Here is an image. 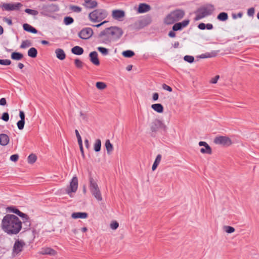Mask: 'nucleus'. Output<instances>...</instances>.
<instances>
[{
    "label": "nucleus",
    "instance_id": "49",
    "mask_svg": "<svg viewBox=\"0 0 259 259\" xmlns=\"http://www.w3.org/2000/svg\"><path fill=\"white\" fill-rule=\"evenodd\" d=\"M70 9L74 12H76V13H79L81 11V8L78 6H70Z\"/></svg>",
    "mask_w": 259,
    "mask_h": 259
},
{
    "label": "nucleus",
    "instance_id": "38",
    "mask_svg": "<svg viewBox=\"0 0 259 259\" xmlns=\"http://www.w3.org/2000/svg\"><path fill=\"white\" fill-rule=\"evenodd\" d=\"M79 116L80 119L85 122H88L89 120L88 115L82 111L79 112Z\"/></svg>",
    "mask_w": 259,
    "mask_h": 259
},
{
    "label": "nucleus",
    "instance_id": "16",
    "mask_svg": "<svg viewBox=\"0 0 259 259\" xmlns=\"http://www.w3.org/2000/svg\"><path fill=\"white\" fill-rule=\"evenodd\" d=\"M22 6V5L20 3L16 4H4L2 8L6 11H14L18 10Z\"/></svg>",
    "mask_w": 259,
    "mask_h": 259
},
{
    "label": "nucleus",
    "instance_id": "5",
    "mask_svg": "<svg viewBox=\"0 0 259 259\" xmlns=\"http://www.w3.org/2000/svg\"><path fill=\"white\" fill-rule=\"evenodd\" d=\"M214 10V7L211 5H208L205 7L201 8L197 11L195 20L196 21H198L210 15L212 13Z\"/></svg>",
    "mask_w": 259,
    "mask_h": 259
},
{
    "label": "nucleus",
    "instance_id": "39",
    "mask_svg": "<svg viewBox=\"0 0 259 259\" xmlns=\"http://www.w3.org/2000/svg\"><path fill=\"white\" fill-rule=\"evenodd\" d=\"M223 230L227 233L230 234L232 233L235 231V229L233 227L229 226H225L223 227Z\"/></svg>",
    "mask_w": 259,
    "mask_h": 259
},
{
    "label": "nucleus",
    "instance_id": "58",
    "mask_svg": "<svg viewBox=\"0 0 259 259\" xmlns=\"http://www.w3.org/2000/svg\"><path fill=\"white\" fill-rule=\"evenodd\" d=\"M159 95L157 93H155L152 95V99L154 101H156L158 99Z\"/></svg>",
    "mask_w": 259,
    "mask_h": 259
},
{
    "label": "nucleus",
    "instance_id": "26",
    "mask_svg": "<svg viewBox=\"0 0 259 259\" xmlns=\"http://www.w3.org/2000/svg\"><path fill=\"white\" fill-rule=\"evenodd\" d=\"M151 108L154 111L159 113H162L163 112L164 110L163 106L159 103L152 104L151 105Z\"/></svg>",
    "mask_w": 259,
    "mask_h": 259
},
{
    "label": "nucleus",
    "instance_id": "7",
    "mask_svg": "<svg viewBox=\"0 0 259 259\" xmlns=\"http://www.w3.org/2000/svg\"><path fill=\"white\" fill-rule=\"evenodd\" d=\"M98 40L101 44H109L113 41L107 28L101 31L98 36Z\"/></svg>",
    "mask_w": 259,
    "mask_h": 259
},
{
    "label": "nucleus",
    "instance_id": "15",
    "mask_svg": "<svg viewBox=\"0 0 259 259\" xmlns=\"http://www.w3.org/2000/svg\"><path fill=\"white\" fill-rule=\"evenodd\" d=\"M198 145L199 146H203V148L200 149V152L202 154H211L212 149L210 146L206 142L200 141L199 142Z\"/></svg>",
    "mask_w": 259,
    "mask_h": 259
},
{
    "label": "nucleus",
    "instance_id": "44",
    "mask_svg": "<svg viewBox=\"0 0 259 259\" xmlns=\"http://www.w3.org/2000/svg\"><path fill=\"white\" fill-rule=\"evenodd\" d=\"M31 46V43L29 40H25L22 41L20 48L22 49H25Z\"/></svg>",
    "mask_w": 259,
    "mask_h": 259
},
{
    "label": "nucleus",
    "instance_id": "24",
    "mask_svg": "<svg viewBox=\"0 0 259 259\" xmlns=\"http://www.w3.org/2000/svg\"><path fill=\"white\" fill-rule=\"evenodd\" d=\"M10 141L9 136L5 134H0V144L2 146H6Z\"/></svg>",
    "mask_w": 259,
    "mask_h": 259
},
{
    "label": "nucleus",
    "instance_id": "30",
    "mask_svg": "<svg viewBox=\"0 0 259 259\" xmlns=\"http://www.w3.org/2000/svg\"><path fill=\"white\" fill-rule=\"evenodd\" d=\"M217 53L215 51L211 52L210 53H205L202 54L199 56V58L201 59L212 58L216 56Z\"/></svg>",
    "mask_w": 259,
    "mask_h": 259
},
{
    "label": "nucleus",
    "instance_id": "36",
    "mask_svg": "<svg viewBox=\"0 0 259 259\" xmlns=\"http://www.w3.org/2000/svg\"><path fill=\"white\" fill-rule=\"evenodd\" d=\"M122 55L126 58H131L134 56L135 53L131 50H126L122 52Z\"/></svg>",
    "mask_w": 259,
    "mask_h": 259
},
{
    "label": "nucleus",
    "instance_id": "2",
    "mask_svg": "<svg viewBox=\"0 0 259 259\" xmlns=\"http://www.w3.org/2000/svg\"><path fill=\"white\" fill-rule=\"evenodd\" d=\"M185 12L182 9H176L167 14L163 19V23L166 25L173 24L182 19Z\"/></svg>",
    "mask_w": 259,
    "mask_h": 259
},
{
    "label": "nucleus",
    "instance_id": "4",
    "mask_svg": "<svg viewBox=\"0 0 259 259\" xmlns=\"http://www.w3.org/2000/svg\"><path fill=\"white\" fill-rule=\"evenodd\" d=\"M108 12L106 10L98 9L94 10L89 14L90 20L93 23H99L105 19L108 16Z\"/></svg>",
    "mask_w": 259,
    "mask_h": 259
},
{
    "label": "nucleus",
    "instance_id": "28",
    "mask_svg": "<svg viewBox=\"0 0 259 259\" xmlns=\"http://www.w3.org/2000/svg\"><path fill=\"white\" fill-rule=\"evenodd\" d=\"M105 146L107 150L108 154H110L113 150V146L109 140H106L105 141Z\"/></svg>",
    "mask_w": 259,
    "mask_h": 259
},
{
    "label": "nucleus",
    "instance_id": "21",
    "mask_svg": "<svg viewBox=\"0 0 259 259\" xmlns=\"http://www.w3.org/2000/svg\"><path fill=\"white\" fill-rule=\"evenodd\" d=\"M89 57L91 62L95 65L98 66L100 65V61L98 59V55L97 52H92L89 54Z\"/></svg>",
    "mask_w": 259,
    "mask_h": 259
},
{
    "label": "nucleus",
    "instance_id": "47",
    "mask_svg": "<svg viewBox=\"0 0 259 259\" xmlns=\"http://www.w3.org/2000/svg\"><path fill=\"white\" fill-rule=\"evenodd\" d=\"M24 125H25V121H24V120H20L17 123V127H18V129L20 130H22L24 128Z\"/></svg>",
    "mask_w": 259,
    "mask_h": 259
},
{
    "label": "nucleus",
    "instance_id": "31",
    "mask_svg": "<svg viewBox=\"0 0 259 259\" xmlns=\"http://www.w3.org/2000/svg\"><path fill=\"white\" fill-rule=\"evenodd\" d=\"M161 160V155L160 154H158L156 157V159L153 164L152 169L153 171H154L158 164L160 163Z\"/></svg>",
    "mask_w": 259,
    "mask_h": 259
},
{
    "label": "nucleus",
    "instance_id": "19",
    "mask_svg": "<svg viewBox=\"0 0 259 259\" xmlns=\"http://www.w3.org/2000/svg\"><path fill=\"white\" fill-rule=\"evenodd\" d=\"M151 10L150 5L145 3H141L139 5L137 9V12L139 14L145 13L149 12Z\"/></svg>",
    "mask_w": 259,
    "mask_h": 259
},
{
    "label": "nucleus",
    "instance_id": "64",
    "mask_svg": "<svg viewBox=\"0 0 259 259\" xmlns=\"http://www.w3.org/2000/svg\"><path fill=\"white\" fill-rule=\"evenodd\" d=\"M212 28H213V26L211 24L208 23L206 25V28L208 30L212 29Z\"/></svg>",
    "mask_w": 259,
    "mask_h": 259
},
{
    "label": "nucleus",
    "instance_id": "52",
    "mask_svg": "<svg viewBox=\"0 0 259 259\" xmlns=\"http://www.w3.org/2000/svg\"><path fill=\"white\" fill-rule=\"evenodd\" d=\"M2 119L5 121H8L9 119V115L7 112H5L3 113Z\"/></svg>",
    "mask_w": 259,
    "mask_h": 259
},
{
    "label": "nucleus",
    "instance_id": "12",
    "mask_svg": "<svg viewBox=\"0 0 259 259\" xmlns=\"http://www.w3.org/2000/svg\"><path fill=\"white\" fill-rule=\"evenodd\" d=\"M216 144L222 145L224 146H230L232 144V142L230 138L226 136H219L214 140Z\"/></svg>",
    "mask_w": 259,
    "mask_h": 259
},
{
    "label": "nucleus",
    "instance_id": "11",
    "mask_svg": "<svg viewBox=\"0 0 259 259\" xmlns=\"http://www.w3.org/2000/svg\"><path fill=\"white\" fill-rule=\"evenodd\" d=\"M7 209L8 211L15 213L19 216L22 217L23 218V223H25L27 226H29L30 225V223L28 220L29 218L27 214L21 212L20 210L14 207H7Z\"/></svg>",
    "mask_w": 259,
    "mask_h": 259
},
{
    "label": "nucleus",
    "instance_id": "34",
    "mask_svg": "<svg viewBox=\"0 0 259 259\" xmlns=\"http://www.w3.org/2000/svg\"><path fill=\"white\" fill-rule=\"evenodd\" d=\"M37 54V51L34 48H31L28 51V55L32 58H35Z\"/></svg>",
    "mask_w": 259,
    "mask_h": 259
},
{
    "label": "nucleus",
    "instance_id": "29",
    "mask_svg": "<svg viewBox=\"0 0 259 259\" xmlns=\"http://www.w3.org/2000/svg\"><path fill=\"white\" fill-rule=\"evenodd\" d=\"M71 52L77 55H81L83 53V49L79 46L74 47L71 49Z\"/></svg>",
    "mask_w": 259,
    "mask_h": 259
},
{
    "label": "nucleus",
    "instance_id": "62",
    "mask_svg": "<svg viewBox=\"0 0 259 259\" xmlns=\"http://www.w3.org/2000/svg\"><path fill=\"white\" fill-rule=\"evenodd\" d=\"M175 31H170L168 33V36L170 37H175L176 36V33L174 32Z\"/></svg>",
    "mask_w": 259,
    "mask_h": 259
},
{
    "label": "nucleus",
    "instance_id": "6",
    "mask_svg": "<svg viewBox=\"0 0 259 259\" xmlns=\"http://www.w3.org/2000/svg\"><path fill=\"white\" fill-rule=\"evenodd\" d=\"M78 182L76 176H74L69 183L68 186L65 189V192L70 197H72V194L75 193L78 189Z\"/></svg>",
    "mask_w": 259,
    "mask_h": 259
},
{
    "label": "nucleus",
    "instance_id": "25",
    "mask_svg": "<svg viewBox=\"0 0 259 259\" xmlns=\"http://www.w3.org/2000/svg\"><path fill=\"white\" fill-rule=\"evenodd\" d=\"M55 54L56 55V57L58 59L60 60H63L65 59L66 54L63 49L59 48L55 50Z\"/></svg>",
    "mask_w": 259,
    "mask_h": 259
},
{
    "label": "nucleus",
    "instance_id": "51",
    "mask_svg": "<svg viewBox=\"0 0 259 259\" xmlns=\"http://www.w3.org/2000/svg\"><path fill=\"white\" fill-rule=\"evenodd\" d=\"M151 22L150 18H145L141 20V22L144 24V25H147L150 24Z\"/></svg>",
    "mask_w": 259,
    "mask_h": 259
},
{
    "label": "nucleus",
    "instance_id": "43",
    "mask_svg": "<svg viewBox=\"0 0 259 259\" xmlns=\"http://www.w3.org/2000/svg\"><path fill=\"white\" fill-rule=\"evenodd\" d=\"M73 22V19L70 17H66L64 19V23L66 25L71 24Z\"/></svg>",
    "mask_w": 259,
    "mask_h": 259
},
{
    "label": "nucleus",
    "instance_id": "42",
    "mask_svg": "<svg viewBox=\"0 0 259 259\" xmlns=\"http://www.w3.org/2000/svg\"><path fill=\"white\" fill-rule=\"evenodd\" d=\"M97 50L102 55H103L104 56L107 55L108 54V53H109L108 50L107 49L105 48H104V47H98Z\"/></svg>",
    "mask_w": 259,
    "mask_h": 259
},
{
    "label": "nucleus",
    "instance_id": "63",
    "mask_svg": "<svg viewBox=\"0 0 259 259\" xmlns=\"http://www.w3.org/2000/svg\"><path fill=\"white\" fill-rule=\"evenodd\" d=\"M71 231L73 233V234H74V235H76L78 233V230L77 228H73L71 230Z\"/></svg>",
    "mask_w": 259,
    "mask_h": 259
},
{
    "label": "nucleus",
    "instance_id": "9",
    "mask_svg": "<svg viewBox=\"0 0 259 259\" xmlns=\"http://www.w3.org/2000/svg\"><path fill=\"white\" fill-rule=\"evenodd\" d=\"M41 14L44 16H50L53 13L58 10L57 7L54 5H43L41 7Z\"/></svg>",
    "mask_w": 259,
    "mask_h": 259
},
{
    "label": "nucleus",
    "instance_id": "59",
    "mask_svg": "<svg viewBox=\"0 0 259 259\" xmlns=\"http://www.w3.org/2000/svg\"><path fill=\"white\" fill-rule=\"evenodd\" d=\"M7 104L6 100L5 98H3L0 99V105L2 106H5Z\"/></svg>",
    "mask_w": 259,
    "mask_h": 259
},
{
    "label": "nucleus",
    "instance_id": "23",
    "mask_svg": "<svg viewBox=\"0 0 259 259\" xmlns=\"http://www.w3.org/2000/svg\"><path fill=\"white\" fill-rule=\"evenodd\" d=\"M88 217V214L87 212H73L71 214L72 218L74 219H87Z\"/></svg>",
    "mask_w": 259,
    "mask_h": 259
},
{
    "label": "nucleus",
    "instance_id": "35",
    "mask_svg": "<svg viewBox=\"0 0 259 259\" xmlns=\"http://www.w3.org/2000/svg\"><path fill=\"white\" fill-rule=\"evenodd\" d=\"M217 18L220 21H225L228 19V16L227 13L222 12L218 15Z\"/></svg>",
    "mask_w": 259,
    "mask_h": 259
},
{
    "label": "nucleus",
    "instance_id": "50",
    "mask_svg": "<svg viewBox=\"0 0 259 259\" xmlns=\"http://www.w3.org/2000/svg\"><path fill=\"white\" fill-rule=\"evenodd\" d=\"M74 63L76 67L81 68L82 67V62L79 59H76L74 60Z\"/></svg>",
    "mask_w": 259,
    "mask_h": 259
},
{
    "label": "nucleus",
    "instance_id": "8",
    "mask_svg": "<svg viewBox=\"0 0 259 259\" xmlns=\"http://www.w3.org/2000/svg\"><path fill=\"white\" fill-rule=\"evenodd\" d=\"M113 41L119 39L123 33L122 29L117 26L107 28Z\"/></svg>",
    "mask_w": 259,
    "mask_h": 259
},
{
    "label": "nucleus",
    "instance_id": "32",
    "mask_svg": "<svg viewBox=\"0 0 259 259\" xmlns=\"http://www.w3.org/2000/svg\"><path fill=\"white\" fill-rule=\"evenodd\" d=\"M23 57V54L18 52H13L11 54V58L15 60H20Z\"/></svg>",
    "mask_w": 259,
    "mask_h": 259
},
{
    "label": "nucleus",
    "instance_id": "27",
    "mask_svg": "<svg viewBox=\"0 0 259 259\" xmlns=\"http://www.w3.org/2000/svg\"><path fill=\"white\" fill-rule=\"evenodd\" d=\"M23 29L28 32H31L32 33H36L37 30L27 23H25L23 25Z\"/></svg>",
    "mask_w": 259,
    "mask_h": 259
},
{
    "label": "nucleus",
    "instance_id": "37",
    "mask_svg": "<svg viewBox=\"0 0 259 259\" xmlns=\"http://www.w3.org/2000/svg\"><path fill=\"white\" fill-rule=\"evenodd\" d=\"M37 159V157L34 154H31L28 157V162L32 164L34 163Z\"/></svg>",
    "mask_w": 259,
    "mask_h": 259
},
{
    "label": "nucleus",
    "instance_id": "10",
    "mask_svg": "<svg viewBox=\"0 0 259 259\" xmlns=\"http://www.w3.org/2000/svg\"><path fill=\"white\" fill-rule=\"evenodd\" d=\"M25 243L23 240H17L13 246L12 255L15 256L18 255L22 250Z\"/></svg>",
    "mask_w": 259,
    "mask_h": 259
},
{
    "label": "nucleus",
    "instance_id": "57",
    "mask_svg": "<svg viewBox=\"0 0 259 259\" xmlns=\"http://www.w3.org/2000/svg\"><path fill=\"white\" fill-rule=\"evenodd\" d=\"M19 116L21 119L20 120L25 121V114L23 111H20Z\"/></svg>",
    "mask_w": 259,
    "mask_h": 259
},
{
    "label": "nucleus",
    "instance_id": "22",
    "mask_svg": "<svg viewBox=\"0 0 259 259\" xmlns=\"http://www.w3.org/2000/svg\"><path fill=\"white\" fill-rule=\"evenodd\" d=\"M39 253L42 255L48 254L51 255H55L57 254V252L54 249L50 247L42 248Z\"/></svg>",
    "mask_w": 259,
    "mask_h": 259
},
{
    "label": "nucleus",
    "instance_id": "61",
    "mask_svg": "<svg viewBox=\"0 0 259 259\" xmlns=\"http://www.w3.org/2000/svg\"><path fill=\"white\" fill-rule=\"evenodd\" d=\"M4 21L7 23V24L9 25H11L12 24V21L11 19L7 18L6 17L4 18Z\"/></svg>",
    "mask_w": 259,
    "mask_h": 259
},
{
    "label": "nucleus",
    "instance_id": "53",
    "mask_svg": "<svg viewBox=\"0 0 259 259\" xmlns=\"http://www.w3.org/2000/svg\"><path fill=\"white\" fill-rule=\"evenodd\" d=\"M254 14V9L253 8H249L247 11V15L249 16H253Z\"/></svg>",
    "mask_w": 259,
    "mask_h": 259
},
{
    "label": "nucleus",
    "instance_id": "56",
    "mask_svg": "<svg viewBox=\"0 0 259 259\" xmlns=\"http://www.w3.org/2000/svg\"><path fill=\"white\" fill-rule=\"evenodd\" d=\"M220 78L219 75H216L214 77L211 78L210 81V82L211 83H216Z\"/></svg>",
    "mask_w": 259,
    "mask_h": 259
},
{
    "label": "nucleus",
    "instance_id": "13",
    "mask_svg": "<svg viewBox=\"0 0 259 259\" xmlns=\"http://www.w3.org/2000/svg\"><path fill=\"white\" fill-rule=\"evenodd\" d=\"M93 33V30L91 28L87 27L82 29L78 33V35L81 39H87L92 37Z\"/></svg>",
    "mask_w": 259,
    "mask_h": 259
},
{
    "label": "nucleus",
    "instance_id": "54",
    "mask_svg": "<svg viewBox=\"0 0 259 259\" xmlns=\"http://www.w3.org/2000/svg\"><path fill=\"white\" fill-rule=\"evenodd\" d=\"M19 155L18 154H14L11 156L10 160L12 161L16 162L18 160Z\"/></svg>",
    "mask_w": 259,
    "mask_h": 259
},
{
    "label": "nucleus",
    "instance_id": "40",
    "mask_svg": "<svg viewBox=\"0 0 259 259\" xmlns=\"http://www.w3.org/2000/svg\"><path fill=\"white\" fill-rule=\"evenodd\" d=\"M96 87L99 90H104L106 88L107 85L103 82H97L96 83Z\"/></svg>",
    "mask_w": 259,
    "mask_h": 259
},
{
    "label": "nucleus",
    "instance_id": "18",
    "mask_svg": "<svg viewBox=\"0 0 259 259\" xmlns=\"http://www.w3.org/2000/svg\"><path fill=\"white\" fill-rule=\"evenodd\" d=\"M159 128H163L165 129L166 128V126L160 120L155 119L151 124V129L152 131H156Z\"/></svg>",
    "mask_w": 259,
    "mask_h": 259
},
{
    "label": "nucleus",
    "instance_id": "55",
    "mask_svg": "<svg viewBox=\"0 0 259 259\" xmlns=\"http://www.w3.org/2000/svg\"><path fill=\"white\" fill-rule=\"evenodd\" d=\"M162 88L164 90H166L169 92H171L172 91V89L169 86L166 85V84H162Z\"/></svg>",
    "mask_w": 259,
    "mask_h": 259
},
{
    "label": "nucleus",
    "instance_id": "41",
    "mask_svg": "<svg viewBox=\"0 0 259 259\" xmlns=\"http://www.w3.org/2000/svg\"><path fill=\"white\" fill-rule=\"evenodd\" d=\"M25 12L32 16H36L38 14V12L37 11L30 9H26L25 10Z\"/></svg>",
    "mask_w": 259,
    "mask_h": 259
},
{
    "label": "nucleus",
    "instance_id": "33",
    "mask_svg": "<svg viewBox=\"0 0 259 259\" xmlns=\"http://www.w3.org/2000/svg\"><path fill=\"white\" fill-rule=\"evenodd\" d=\"M101 147V141L100 139H97L94 144V149L96 152H99Z\"/></svg>",
    "mask_w": 259,
    "mask_h": 259
},
{
    "label": "nucleus",
    "instance_id": "46",
    "mask_svg": "<svg viewBox=\"0 0 259 259\" xmlns=\"http://www.w3.org/2000/svg\"><path fill=\"white\" fill-rule=\"evenodd\" d=\"M184 59L185 61H187L190 63H192L194 61V58L192 56L186 55L184 57Z\"/></svg>",
    "mask_w": 259,
    "mask_h": 259
},
{
    "label": "nucleus",
    "instance_id": "14",
    "mask_svg": "<svg viewBox=\"0 0 259 259\" xmlns=\"http://www.w3.org/2000/svg\"><path fill=\"white\" fill-rule=\"evenodd\" d=\"M125 15L124 11L121 10H114L112 11V18L118 21H122Z\"/></svg>",
    "mask_w": 259,
    "mask_h": 259
},
{
    "label": "nucleus",
    "instance_id": "17",
    "mask_svg": "<svg viewBox=\"0 0 259 259\" xmlns=\"http://www.w3.org/2000/svg\"><path fill=\"white\" fill-rule=\"evenodd\" d=\"M189 23V20H184L181 22L176 23L172 26V30L173 31L181 30L187 26Z\"/></svg>",
    "mask_w": 259,
    "mask_h": 259
},
{
    "label": "nucleus",
    "instance_id": "3",
    "mask_svg": "<svg viewBox=\"0 0 259 259\" xmlns=\"http://www.w3.org/2000/svg\"><path fill=\"white\" fill-rule=\"evenodd\" d=\"M89 189L92 195L99 201L102 200L101 193L98 185L97 180L94 179L91 174H89Z\"/></svg>",
    "mask_w": 259,
    "mask_h": 259
},
{
    "label": "nucleus",
    "instance_id": "45",
    "mask_svg": "<svg viewBox=\"0 0 259 259\" xmlns=\"http://www.w3.org/2000/svg\"><path fill=\"white\" fill-rule=\"evenodd\" d=\"M118 226L119 224L116 221H112L110 224V228L113 230L117 229Z\"/></svg>",
    "mask_w": 259,
    "mask_h": 259
},
{
    "label": "nucleus",
    "instance_id": "48",
    "mask_svg": "<svg viewBox=\"0 0 259 259\" xmlns=\"http://www.w3.org/2000/svg\"><path fill=\"white\" fill-rule=\"evenodd\" d=\"M11 61L9 59H0V64L5 66L10 65Z\"/></svg>",
    "mask_w": 259,
    "mask_h": 259
},
{
    "label": "nucleus",
    "instance_id": "20",
    "mask_svg": "<svg viewBox=\"0 0 259 259\" xmlns=\"http://www.w3.org/2000/svg\"><path fill=\"white\" fill-rule=\"evenodd\" d=\"M82 5L87 9H93L98 6V2L96 0H84Z\"/></svg>",
    "mask_w": 259,
    "mask_h": 259
},
{
    "label": "nucleus",
    "instance_id": "60",
    "mask_svg": "<svg viewBox=\"0 0 259 259\" xmlns=\"http://www.w3.org/2000/svg\"><path fill=\"white\" fill-rule=\"evenodd\" d=\"M198 27L201 30H204L206 28V25L203 23H201L198 25Z\"/></svg>",
    "mask_w": 259,
    "mask_h": 259
},
{
    "label": "nucleus",
    "instance_id": "1",
    "mask_svg": "<svg viewBox=\"0 0 259 259\" xmlns=\"http://www.w3.org/2000/svg\"><path fill=\"white\" fill-rule=\"evenodd\" d=\"M2 229L9 235H16L22 229V222L14 214H7L3 219Z\"/></svg>",
    "mask_w": 259,
    "mask_h": 259
}]
</instances>
